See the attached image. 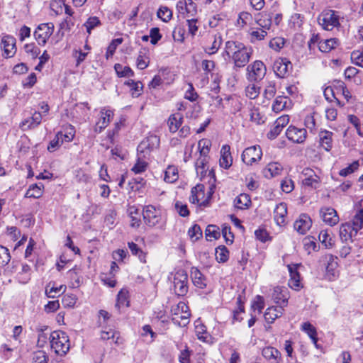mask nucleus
<instances>
[{
  "mask_svg": "<svg viewBox=\"0 0 363 363\" xmlns=\"http://www.w3.org/2000/svg\"><path fill=\"white\" fill-rule=\"evenodd\" d=\"M251 54V49L242 43L229 40L225 43L223 56L231 59L235 67H243L248 63Z\"/></svg>",
  "mask_w": 363,
  "mask_h": 363,
  "instance_id": "nucleus-1",
  "label": "nucleus"
},
{
  "mask_svg": "<svg viewBox=\"0 0 363 363\" xmlns=\"http://www.w3.org/2000/svg\"><path fill=\"white\" fill-rule=\"evenodd\" d=\"M211 143L208 139H201L198 143V150L200 152V157L196 160L195 167L197 175L201 178L203 177L208 169L207 164L208 162V155L210 151Z\"/></svg>",
  "mask_w": 363,
  "mask_h": 363,
  "instance_id": "nucleus-2",
  "label": "nucleus"
},
{
  "mask_svg": "<svg viewBox=\"0 0 363 363\" xmlns=\"http://www.w3.org/2000/svg\"><path fill=\"white\" fill-rule=\"evenodd\" d=\"M50 346L55 352L60 356L65 355L70 348L69 340L64 331H53L50 336Z\"/></svg>",
  "mask_w": 363,
  "mask_h": 363,
  "instance_id": "nucleus-3",
  "label": "nucleus"
},
{
  "mask_svg": "<svg viewBox=\"0 0 363 363\" xmlns=\"http://www.w3.org/2000/svg\"><path fill=\"white\" fill-rule=\"evenodd\" d=\"M318 23L326 30H332L340 26L339 16L335 11L328 10L321 13L318 18Z\"/></svg>",
  "mask_w": 363,
  "mask_h": 363,
  "instance_id": "nucleus-4",
  "label": "nucleus"
},
{
  "mask_svg": "<svg viewBox=\"0 0 363 363\" xmlns=\"http://www.w3.org/2000/svg\"><path fill=\"white\" fill-rule=\"evenodd\" d=\"M174 291L176 295L183 296L188 292V275L185 270L179 269L174 275Z\"/></svg>",
  "mask_w": 363,
  "mask_h": 363,
  "instance_id": "nucleus-5",
  "label": "nucleus"
},
{
  "mask_svg": "<svg viewBox=\"0 0 363 363\" xmlns=\"http://www.w3.org/2000/svg\"><path fill=\"white\" fill-rule=\"evenodd\" d=\"M54 24L51 22L38 25L34 31V37L39 45H45L54 31Z\"/></svg>",
  "mask_w": 363,
  "mask_h": 363,
  "instance_id": "nucleus-6",
  "label": "nucleus"
},
{
  "mask_svg": "<svg viewBox=\"0 0 363 363\" xmlns=\"http://www.w3.org/2000/svg\"><path fill=\"white\" fill-rule=\"evenodd\" d=\"M143 219L146 225L154 227L161 220V212L152 205L146 206L143 209Z\"/></svg>",
  "mask_w": 363,
  "mask_h": 363,
  "instance_id": "nucleus-7",
  "label": "nucleus"
},
{
  "mask_svg": "<svg viewBox=\"0 0 363 363\" xmlns=\"http://www.w3.org/2000/svg\"><path fill=\"white\" fill-rule=\"evenodd\" d=\"M247 71L250 81H259L265 76L266 67L262 61L257 60L247 67Z\"/></svg>",
  "mask_w": 363,
  "mask_h": 363,
  "instance_id": "nucleus-8",
  "label": "nucleus"
},
{
  "mask_svg": "<svg viewBox=\"0 0 363 363\" xmlns=\"http://www.w3.org/2000/svg\"><path fill=\"white\" fill-rule=\"evenodd\" d=\"M262 150L259 146H252L246 148L242 154V160L247 165L259 160L262 157Z\"/></svg>",
  "mask_w": 363,
  "mask_h": 363,
  "instance_id": "nucleus-9",
  "label": "nucleus"
},
{
  "mask_svg": "<svg viewBox=\"0 0 363 363\" xmlns=\"http://www.w3.org/2000/svg\"><path fill=\"white\" fill-rule=\"evenodd\" d=\"M16 38L10 35H4L1 38V48L4 50V56L5 57H13L16 52Z\"/></svg>",
  "mask_w": 363,
  "mask_h": 363,
  "instance_id": "nucleus-10",
  "label": "nucleus"
},
{
  "mask_svg": "<svg viewBox=\"0 0 363 363\" xmlns=\"http://www.w3.org/2000/svg\"><path fill=\"white\" fill-rule=\"evenodd\" d=\"M273 69L277 77L284 78L289 74L291 63L286 58H278L274 62Z\"/></svg>",
  "mask_w": 363,
  "mask_h": 363,
  "instance_id": "nucleus-11",
  "label": "nucleus"
},
{
  "mask_svg": "<svg viewBox=\"0 0 363 363\" xmlns=\"http://www.w3.org/2000/svg\"><path fill=\"white\" fill-rule=\"evenodd\" d=\"M286 138L296 143H302L306 138V130L304 128H298L290 125L286 132Z\"/></svg>",
  "mask_w": 363,
  "mask_h": 363,
  "instance_id": "nucleus-12",
  "label": "nucleus"
},
{
  "mask_svg": "<svg viewBox=\"0 0 363 363\" xmlns=\"http://www.w3.org/2000/svg\"><path fill=\"white\" fill-rule=\"evenodd\" d=\"M320 215L323 222L330 226H333L339 222V216L337 211L333 208H321L320 210Z\"/></svg>",
  "mask_w": 363,
  "mask_h": 363,
  "instance_id": "nucleus-13",
  "label": "nucleus"
},
{
  "mask_svg": "<svg viewBox=\"0 0 363 363\" xmlns=\"http://www.w3.org/2000/svg\"><path fill=\"white\" fill-rule=\"evenodd\" d=\"M257 22L258 24L262 27V28H258L257 30H252L250 33L252 43L263 40L267 34L266 30H269L271 26L270 19H267V22L265 20L262 21V19H259Z\"/></svg>",
  "mask_w": 363,
  "mask_h": 363,
  "instance_id": "nucleus-14",
  "label": "nucleus"
},
{
  "mask_svg": "<svg viewBox=\"0 0 363 363\" xmlns=\"http://www.w3.org/2000/svg\"><path fill=\"white\" fill-rule=\"evenodd\" d=\"M113 113L111 110L102 108L100 111V118L96 122L95 125L96 132H101L106 127L108 126L111 119L113 118Z\"/></svg>",
  "mask_w": 363,
  "mask_h": 363,
  "instance_id": "nucleus-15",
  "label": "nucleus"
},
{
  "mask_svg": "<svg viewBox=\"0 0 363 363\" xmlns=\"http://www.w3.org/2000/svg\"><path fill=\"white\" fill-rule=\"evenodd\" d=\"M301 266V264H292L288 265L289 272L290 273V279L289 280V286L294 289L299 290L301 287V281H300V274L298 272V267Z\"/></svg>",
  "mask_w": 363,
  "mask_h": 363,
  "instance_id": "nucleus-16",
  "label": "nucleus"
},
{
  "mask_svg": "<svg viewBox=\"0 0 363 363\" xmlns=\"http://www.w3.org/2000/svg\"><path fill=\"white\" fill-rule=\"evenodd\" d=\"M262 354L269 363L282 362L281 352L275 347H266L262 350Z\"/></svg>",
  "mask_w": 363,
  "mask_h": 363,
  "instance_id": "nucleus-17",
  "label": "nucleus"
},
{
  "mask_svg": "<svg viewBox=\"0 0 363 363\" xmlns=\"http://www.w3.org/2000/svg\"><path fill=\"white\" fill-rule=\"evenodd\" d=\"M223 42L222 36L220 33L211 35L208 37L209 45L205 48V51L209 54L213 55L218 52Z\"/></svg>",
  "mask_w": 363,
  "mask_h": 363,
  "instance_id": "nucleus-18",
  "label": "nucleus"
},
{
  "mask_svg": "<svg viewBox=\"0 0 363 363\" xmlns=\"http://www.w3.org/2000/svg\"><path fill=\"white\" fill-rule=\"evenodd\" d=\"M311 226V220L309 216L306 214L300 216L299 219L296 220L294 227V229L300 234H305Z\"/></svg>",
  "mask_w": 363,
  "mask_h": 363,
  "instance_id": "nucleus-19",
  "label": "nucleus"
},
{
  "mask_svg": "<svg viewBox=\"0 0 363 363\" xmlns=\"http://www.w3.org/2000/svg\"><path fill=\"white\" fill-rule=\"evenodd\" d=\"M41 113L40 112L35 111L30 118L23 121L20 124V127L23 130L33 129L39 125L41 123Z\"/></svg>",
  "mask_w": 363,
  "mask_h": 363,
  "instance_id": "nucleus-20",
  "label": "nucleus"
},
{
  "mask_svg": "<svg viewBox=\"0 0 363 363\" xmlns=\"http://www.w3.org/2000/svg\"><path fill=\"white\" fill-rule=\"evenodd\" d=\"M287 215V206L286 203L281 202L277 205L274 211V218L278 225L285 224Z\"/></svg>",
  "mask_w": 363,
  "mask_h": 363,
  "instance_id": "nucleus-21",
  "label": "nucleus"
},
{
  "mask_svg": "<svg viewBox=\"0 0 363 363\" xmlns=\"http://www.w3.org/2000/svg\"><path fill=\"white\" fill-rule=\"evenodd\" d=\"M272 298L274 301L278 304V307L284 308L287 305L288 295L286 289H283L281 287H276L272 294Z\"/></svg>",
  "mask_w": 363,
  "mask_h": 363,
  "instance_id": "nucleus-22",
  "label": "nucleus"
},
{
  "mask_svg": "<svg viewBox=\"0 0 363 363\" xmlns=\"http://www.w3.org/2000/svg\"><path fill=\"white\" fill-rule=\"evenodd\" d=\"M357 233L354 231L350 223H343L340 228V237L343 242L352 241L353 238L357 235Z\"/></svg>",
  "mask_w": 363,
  "mask_h": 363,
  "instance_id": "nucleus-23",
  "label": "nucleus"
},
{
  "mask_svg": "<svg viewBox=\"0 0 363 363\" xmlns=\"http://www.w3.org/2000/svg\"><path fill=\"white\" fill-rule=\"evenodd\" d=\"M302 174L305 177L303 179V184L306 186L316 187V184L319 182V177L315 172L311 168H304Z\"/></svg>",
  "mask_w": 363,
  "mask_h": 363,
  "instance_id": "nucleus-24",
  "label": "nucleus"
},
{
  "mask_svg": "<svg viewBox=\"0 0 363 363\" xmlns=\"http://www.w3.org/2000/svg\"><path fill=\"white\" fill-rule=\"evenodd\" d=\"M325 259L327 262L326 272L330 279H335L337 277V257H333L332 255H326Z\"/></svg>",
  "mask_w": 363,
  "mask_h": 363,
  "instance_id": "nucleus-25",
  "label": "nucleus"
},
{
  "mask_svg": "<svg viewBox=\"0 0 363 363\" xmlns=\"http://www.w3.org/2000/svg\"><path fill=\"white\" fill-rule=\"evenodd\" d=\"M283 171V167L279 162H271L263 169L262 172L264 176L270 179L274 177L281 174Z\"/></svg>",
  "mask_w": 363,
  "mask_h": 363,
  "instance_id": "nucleus-26",
  "label": "nucleus"
},
{
  "mask_svg": "<svg viewBox=\"0 0 363 363\" xmlns=\"http://www.w3.org/2000/svg\"><path fill=\"white\" fill-rule=\"evenodd\" d=\"M65 285L56 286L55 282H49L45 287V294L48 298H54L61 294H64L66 291Z\"/></svg>",
  "mask_w": 363,
  "mask_h": 363,
  "instance_id": "nucleus-27",
  "label": "nucleus"
},
{
  "mask_svg": "<svg viewBox=\"0 0 363 363\" xmlns=\"http://www.w3.org/2000/svg\"><path fill=\"white\" fill-rule=\"evenodd\" d=\"M191 277L194 285L197 288L202 289L206 286V278L197 268H191Z\"/></svg>",
  "mask_w": 363,
  "mask_h": 363,
  "instance_id": "nucleus-28",
  "label": "nucleus"
},
{
  "mask_svg": "<svg viewBox=\"0 0 363 363\" xmlns=\"http://www.w3.org/2000/svg\"><path fill=\"white\" fill-rule=\"evenodd\" d=\"M284 312L282 307H269L264 313V319L268 323H272L277 318L281 316Z\"/></svg>",
  "mask_w": 363,
  "mask_h": 363,
  "instance_id": "nucleus-29",
  "label": "nucleus"
},
{
  "mask_svg": "<svg viewBox=\"0 0 363 363\" xmlns=\"http://www.w3.org/2000/svg\"><path fill=\"white\" fill-rule=\"evenodd\" d=\"M232 157L230 152V147L224 145L221 150V157L219 160L220 166L224 169H228L232 165Z\"/></svg>",
  "mask_w": 363,
  "mask_h": 363,
  "instance_id": "nucleus-30",
  "label": "nucleus"
},
{
  "mask_svg": "<svg viewBox=\"0 0 363 363\" xmlns=\"http://www.w3.org/2000/svg\"><path fill=\"white\" fill-rule=\"evenodd\" d=\"M183 117L180 113L172 114L167 121L169 130L172 133H175L182 125Z\"/></svg>",
  "mask_w": 363,
  "mask_h": 363,
  "instance_id": "nucleus-31",
  "label": "nucleus"
},
{
  "mask_svg": "<svg viewBox=\"0 0 363 363\" xmlns=\"http://www.w3.org/2000/svg\"><path fill=\"white\" fill-rule=\"evenodd\" d=\"M333 133L328 130H321L319 133L320 145L327 151L332 148Z\"/></svg>",
  "mask_w": 363,
  "mask_h": 363,
  "instance_id": "nucleus-32",
  "label": "nucleus"
},
{
  "mask_svg": "<svg viewBox=\"0 0 363 363\" xmlns=\"http://www.w3.org/2000/svg\"><path fill=\"white\" fill-rule=\"evenodd\" d=\"M148 50L143 48L140 50L139 55L137 57V67L140 69H145L150 62L148 57Z\"/></svg>",
  "mask_w": 363,
  "mask_h": 363,
  "instance_id": "nucleus-33",
  "label": "nucleus"
},
{
  "mask_svg": "<svg viewBox=\"0 0 363 363\" xmlns=\"http://www.w3.org/2000/svg\"><path fill=\"white\" fill-rule=\"evenodd\" d=\"M337 44L336 38L327 39L318 43V48L322 52H329L331 50L335 48Z\"/></svg>",
  "mask_w": 363,
  "mask_h": 363,
  "instance_id": "nucleus-34",
  "label": "nucleus"
},
{
  "mask_svg": "<svg viewBox=\"0 0 363 363\" xmlns=\"http://www.w3.org/2000/svg\"><path fill=\"white\" fill-rule=\"evenodd\" d=\"M125 306H129L128 291L125 289H121L117 296L116 308L120 311L121 308Z\"/></svg>",
  "mask_w": 363,
  "mask_h": 363,
  "instance_id": "nucleus-35",
  "label": "nucleus"
},
{
  "mask_svg": "<svg viewBox=\"0 0 363 363\" xmlns=\"http://www.w3.org/2000/svg\"><path fill=\"white\" fill-rule=\"evenodd\" d=\"M177 9L180 13L185 11L189 13L196 11V5L192 0H179L177 4Z\"/></svg>",
  "mask_w": 363,
  "mask_h": 363,
  "instance_id": "nucleus-36",
  "label": "nucleus"
},
{
  "mask_svg": "<svg viewBox=\"0 0 363 363\" xmlns=\"http://www.w3.org/2000/svg\"><path fill=\"white\" fill-rule=\"evenodd\" d=\"M301 329L303 331H304L308 335L310 338L312 340L313 343L315 345L316 347H318V338L315 328L309 322H306L302 324Z\"/></svg>",
  "mask_w": 363,
  "mask_h": 363,
  "instance_id": "nucleus-37",
  "label": "nucleus"
},
{
  "mask_svg": "<svg viewBox=\"0 0 363 363\" xmlns=\"http://www.w3.org/2000/svg\"><path fill=\"white\" fill-rule=\"evenodd\" d=\"M235 208L238 209H245L250 206L251 200L246 194H241L237 196L234 201Z\"/></svg>",
  "mask_w": 363,
  "mask_h": 363,
  "instance_id": "nucleus-38",
  "label": "nucleus"
},
{
  "mask_svg": "<svg viewBox=\"0 0 363 363\" xmlns=\"http://www.w3.org/2000/svg\"><path fill=\"white\" fill-rule=\"evenodd\" d=\"M318 239L327 248L332 247L334 245L335 241L327 230L320 232Z\"/></svg>",
  "mask_w": 363,
  "mask_h": 363,
  "instance_id": "nucleus-39",
  "label": "nucleus"
},
{
  "mask_svg": "<svg viewBox=\"0 0 363 363\" xmlns=\"http://www.w3.org/2000/svg\"><path fill=\"white\" fill-rule=\"evenodd\" d=\"M350 224L354 229V231L358 232L363 228V208H361L356 213Z\"/></svg>",
  "mask_w": 363,
  "mask_h": 363,
  "instance_id": "nucleus-40",
  "label": "nucleus"
},
{
  "mask_svg": "<svg viewBox=\"0 0 363 363\" xmlns=\"http://www.w3.org/2000/svg\"><path fill=\"white\" fill-rule=\"evenodd\" d=\"M178 179V170L174 166H169L164 172V180L167 183H173Z\"/></svg>",
  "mask_w": 363,
  "mask_h": 363,
  "instance_id": "nucleus-41",
  "label": "nucleus"
},
{
  "mask_svg": "<svg viewBox=\"0 0 363 363\" xmlns=\"http://www.w3.org/2000/svg\"><path fill=\"white\" fill-rule=\"evenodd\" d=\"M288 99L284 96H278L272 105V110L276 113L283 111L286 107L288 102Z\"/></svg>",
  "mask_w": 363,
  "mask_h": 363,
  "instance_id": "nucleus-42",
  "label": "nucleus"
},
{
  "mask_svg": "<svg viewBox=\"0 0 363 363\" xmlns=\"http://www.w3.org/2000/svg\"><path fill=\"white\" fill-rule=\"evenodd\" d=\"M200 196H203V186L198 184L193 187L191 191V196L189 197L190 202L192 203H198L200 200Z\"/></svg>",
  "mask_w": 363,
  "mask_h": 363,
  "instance_id": "nucleus-43",
  "label": "nucleus"
},
{
  "mask_svg": "<svg viewBox=\"0 0 363 363\" xmlns=\"http://www.w3.org/2000/svg\"><path fill=\"white\" fill-rule=\"evenodd\" d=\"M157 16L163 22H169L172 18V11L167 6H162L159 8Z\"/></svg>",
  "mask_w": 363,
  "mask_h": 363,
  "instance_id": "nucleus-44",
  "label": "nucleus"
},
{
  "mask_svg": "<svg viewBox=\"0 0 363 363\" xmlns=\"http://www.w3.org/2000/svg\"><path fill=\"white\" fill-rule=\"evenodd\" d=\"M205 234L207 240H216L220 237L219 228L216 225H209L205 230Z\"/></svg>",
  "mask_w": 363,
  "mask_h": 363,
  "instance_id": "nucleus-45",
  "label": "nucleus"
},
{
  "mask_svg": "<svg viewBox=\"0 0 363 363\" xmlns=\"http://www.w3.org/2000/svg\"><path fill=\"white\" fill-rule=\"evenodd\" d=\"M63 143V139H62V133L58 132L55 137L52 140L48 146V150L50 152H54L57 148H59Z\"/></svg>",
  "mask_w": 363,
  "mask_h": 363,
  "instance_id": "nucleus-46",
  "label": "nucleus"
},
{
  "mask_svg": "<svg viewBox=\"0 0 363 363\" xmlns=\"http://www.w3.org/2000/svg\"><path fill=\"white\" fill-rule=\"evenodd\" d=\"M115 71L119 77H132L133 76V70L128 66H123L121 64H116L114 66Z\"/></svg>",
  "mask_w": 363,
  "mask_h": 363,
  "instance_id": "nucleus-47",
  "label": "nucleus"
},
{
  "mask_svg": "<svg viewBox=\"0 0 363 363\" xmlns=\"http://www.w3.org/2000/svg\"><path fill=\"white\" fill-rule=\"evenodd\" d=\"M128 214L131 218L130 226L138 228L140 223V220L135 216L139 214L138 209L135 206H130L128 208Z\"/></svg>",
  "mask_w": 363,
  "mask_h": 363,
  "instance_id": "nucleus-48",
  "label": "nucleus"
},
{
  "mask_svg": "<svg viewBox=\"0 0 363 363\" xmlns=\"http://www.w3.org/2000/svg\"><path fill=\"white\" fill-rule=\"evenodd\" d=\"M276 92V83L274 82H268L264 90L263 96L266 99L269 101L274 98Z\"/></svg>",
  "mask_w": 363,
  "mask_h": 363,
  "instance_id": "nucleus-49",
  "label": "nucleus"
},
{
  "mask_svg": "<svg viewBox=\"0 0 363 363\" xmlns=\"http://www.w3.org/2000/svg\"><path fill=\"white\" fill-rule=\"evenodd\" d=\"M128 247L133 255H136L138 257L140 260L145 263V254L143 251L138 247V245L133 242H128Z\"/></svg>",
  "mask_w": 363,
  "mask_h": 363,
  "instance_id": "nucleus-50",
  "label": "nucleus"
},
{
  "mask_svg": "<svg viewBox=\"0 0 363 363\" xmlns=\"http://www.w3.org/2000/svg\"><path fill=\"white\" fill-rule=\"evenodd\" d=\"M229 257V251L225 246H219L216 250V258L219 262H225Z\"/></svg>",
  "mask_w": 363,
  "mask_h": 363,
  "instance_id": "nucleus-51",
  "label": "nucleus"
},
{
  "mask_svg": "<svg viewBox=\"0 0 363 363\" xmlns=\"http://www.w3.org/2000/svg\"><path fill=\"white\" fill-rule=\"evenodd\" d=\"M48 356L46 352L43 350H38L33 353L32 362L33 363H48Z\"/></svg>",
  "mask_w": 363,
  "mask_h": 363,
  "instance_id": "nucleus-52",
  "label": "nucleus"
},
{
  "mask_svg": "<svg viewBox=\"0 0 363 363\" xmlns=\"http://www.w3.org/2000/svg\"><path fill=\"white\" fill-rule=\"evenodd\" d=\"M359 167V162L358 160L354 161L348 167L341 169L339 172V175L341 177H347L349 174L354 173Z\"/></svg>",
  "mask_w": 363,
  "mask_h": 363,
  "instance_id": "nucleus-53",
  "label": "nucleus"
},
{
  "mask_svg": "<svg viewBox=\"0 0 363 363\" xmlns=\"http://www.w3.org/2000/svg\"><path fill=\"white\" fill-rule=\"evenodd\" d=\"M188 235L192 241H197L200 238L202 237V230L200 226L197 224H194L188 231Z\"/></svg>",
  "mask_w": 363,
  "mask_h": 363,
  "instance_id": "nucleus-54",
  "label": "nucleus"
},
{
  "mask_svg": "<svg viewBox=\"0 0 363 363\" xmlns=\"http://www.w3.org/2000/svg\"><path fill=\"white\" fill-rule=\"evenodd\" d=\"M195 333L198 339L203 342H206L208 337V333L206 332V326L201 323L197 324L195 327Z\"/></svg>",
  "mask_w": 363,
  "mask_h": 363,
  "instance_id": "nucleus-55",
  "label": "nucleus"
},
{
  "mask_svg": "<svg viewBox=\"0 0 363 363\" xmlns=\"http://www.w3.org/2000/svg\"><path fill=\"white\" fill-rule=\"evenodd\" d=\"M189 317L190 315H186L185 313H182L179 315H173L172 320L175 325L184 327L189 323Z\"/></svg>",
  "mask_w": 363,
  "mask_h": 363,
  "instance_id": "nucleus-56",
  "label": "nucleus"
},
{
  "mask_svg": "<svg viewBox=\"0 0 363 363\" xmlns=\"http://www.w3.org/2000/svg\"><path fill=\"white\" fill-rule=\"evenodd\" d=\"M11 255L9 250L0 245V267H4L10 262Z\"/></svg>",
  "mask_w": 363,
  "mask_h": 363,
  "instance_id": "nucleus-57",
  "label": "nucleus"
},
{
  "mask_svg": "<svg viewBox=\"0 0 363 363\" xmlns=\"http://www.w3.org/2000/svg\"><path fill=\"white\" fill-rule=\"evenodd\" d=\"M42 195V190L37 184L31 185L27 190L25 196L26 198H39Z\"/></svg>",
  "mask_w": 363,
  "mask_h": 363,
  "instance_id": "nucleus-58",
  "label": "nucleus"
},
{
  "mask_svg": "<svg viewBox=\"0 0 363 363\" xmlns=\"http://www.w3.org/2000/svg\"><path fill=\"white\" fill-rule=\"evenodd\" d=\"M172 315H179L182 313H185L186 315H190L189 307L183 301L179 302L177 306L172 310Z\"/></svg>",
  "mask_w": 363,
  "mask_h": 363,
  "instance_id": "nucleus-59",
  "label": "nucleus"
},
{
  "mask_svg": "<svg viewBox=\"0 0 363 363\" xmlns=\"http://www.w3.org/2000/svg\"><path fill=\"white\" fill-rule=\"evenodd\" d=\"M100 24L101 22L99 19L96 16H92L87 19L84 26L86 27L87 33L90 34L91 30Z\"/></svg>",
  "mask_w": 363,
  "mask_h": 363,
  "instance_id": "nucleus-60",
  "label": "nucleus"
},
{
  "mask_svg": "<svg viewBox=\"0 0 363 363\" xmlns=\"http://www.w3.org/2000/svg\"><path fill=\"white\" fill-rule=\"evenodd\" d=\"M259 87L257 86L255 84H250L246 87V96L251 99H254L258 96L259 94Z\"/></svg>",
  "mask_w": 363,
  "mask_h": 363,
  "instance_id": "nucleus-61",
  "label": "nucleus"
},
{
  "mask_svg": "<svg viewBox=\"0 0 363 363\" xmlns=\"http://www.w3.org/2000/svg\"><path fill=\"white\" fill-rule=\"evenodd\" d=\"M77 298L73 294H65L62 299V304L65 308H72L75 305Z\"/></svg>",
  "mask_w": 363,
  "mask_h": 363,
  "instance_id": "nucleus-62",
  "label": "nucleus"
},
{
  "mask_svg": "<svg viewBox=\"0 0 363 363\" xmlns=\"http://www.w3.org/2000/svg\"><path fill=\"white\" fill-rule=\"evenodd\" d=\"M185 30L182 26H177L172 32V37L175 41L182 43L184 40Z\"/></svg>",
  "mask_w": 363,
  "mask_h": 363,
  "instance_id": "nucleus-63",
  "label": "nucleus"
},
{
  "mask_svg": "<svg viewBox=\"0 0 363 363\" xmlns=\"http://www.w3.org/2000/svg\"><path fill=\"white\" fill-rule=\"evenodd\" d=\"M351 58L357 65L363 67V52L359 50L352 52Z\"/></svg>",
  "mask_w": 363,
  "mask_h": 363,
  "instance_id": "nucleus-64",
  "label": "nucleus"
}]
</instances>
